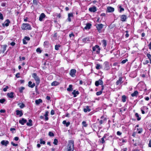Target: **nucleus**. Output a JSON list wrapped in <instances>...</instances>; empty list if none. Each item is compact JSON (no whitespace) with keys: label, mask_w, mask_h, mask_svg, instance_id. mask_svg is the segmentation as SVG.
Listing matches in <instances>:
<instances>
[{"label":"nucleus","mask_w":151,"mask_h":151,"mask_svg":"<svg viewBox=\"0 0 151 151\" xmlns=\"http://www.w3.org/2000/svg\"><path fill=\"white\" fill-rule=\"evenodd\" d=\"M74 148V142L73 140H70L68 144L65 151H73Z\"/></svg>","instance_id":"obj_1"},{"label":"nucleus","mask_w":151,"mask_h":151,"mask_svg":"<svg viewBox=\"0 0 151 151\" xmlns=\"http://www.w3.org/2000/svg\"><path fill=\"white\" fill-rule=\"evenodd\" d=\"M21 28L23 30H31L32 27L28 23H23L22 24Z\"/></svg>","instance_id":"obj_2"},{"label":"nucleus","mask_w":151,"mask_h":151,"mask_svg":"<svg viewBox=\"0 0 151 151\" xmlns=\"http://www.w3.org/2000/svg\"><path fill=\"white\" fill-rule=\"evenodd\" d=\"M32 77L36 81V84L37 85H38L40 83V79L39 77L37 76V74L36 73H34L33 74Z\"/></svg>","instance_id":"obj_3"},{"label":"nucleus","mask_w":151,"mask_h":151,"mask_svg":"<svg viewBox=\"0 0 151 151\" xmlns=\"http://www.w3.org/2000/svg\"><path fill=\"white\" fill-rule=\"evenodd\" d=\"M97 49V50L96 51V52L97 54H99L100 52V48L99 45H96L95 46L93 47L92 50L93 51H94L96 50V49Z\"/></svg>","instance_id":"obj_4"},{"label":"nucleus","mask_w":151,"mask_h":151,"mask_svg":"<svg viewBox=\"0 0 151 151\" xmlns=\"http://www.w3.org/2000/svg\"><path fill=\"white\" fill-rule=\"evenodd\" d=\"M103 27V25L102 24H98L96 26V28L99 32H100L101 30L102 29Z\"/></svg>","instance_id":"obj_5"},{"label":"nucleus","mask_w":151,"mask_h":151,"mask_svg":"<svg viewBox=\"0 0 151 151\" xmlns=\"http://www.w3.org/2000/svg\"><path fill=\"white\" fill-rule=\"evenodd\" d=\"M99 84L101 85H103V82L101 79H99L98 81H96L95 83V85L96 86H98Z\"/></svg>","instance_id":"obj_6"},{"label":"nucleus","mask_w":151,"mask_h":151,"mask_svg":"<svg viewBox=\"0 0 151 151\" xmlns=\"http://www.w3.org/2000/svg\"><path fill=\"white\" fill-rule=\"evenodd\" d=\"M76 70L75 69H72L70 72V74L72 77H74L75 76Z\"/></svg>","instance_id":"obj_7"},{"label":"nucleus","mask_w":151,"mask_h":151,"mask_svg":"<svg viewBox=\"0 0 151 151\" xmlns=\"http://www.w3.org/2000/svg\"><path fill=\"white\" fill-rule=\"evenodd\" d=\"M88 10L90 12H95L97 10L95 6L89 8Z\"/></svg>","instance_id":"obj_8"},{"label":"nucleus","mask_w":151,"mask_h":151,"mask_svg":"<svg viewBox=\"0 0 151 151\" xmlns=\"http://www.w3.org/2000/svg\"><path fill=\"white\" fill-rule=\"evenodd\" d=\"M105 64L104 69L106 70H108L110 68L109 63L107 62H106L104 63Z\"/></svg>","instance_id":"obj_9"},{"label":"nucleus","mask_w":151,"mask_h":151,"mask_svg":"<svg viewBox=\"0 0 151 151\" xmlns=\"http://www.w3.org/2000/svg\"><path fill=\"white\" fill-rule=\"evenodd\" d=\"M27 122V120L23 118H22L21 120L19 121V122L22 125H24Z\"/></svg>","instance_id":"obj_10"},{"label":"nucleus","mask_w":151,"mask_h":151,"mask_svg":"<svg viewBox=\"0 0 151 151\" xmlns=\"http://www.w3.org/2000/svg\"><path fill=\"white\" fill-rule=\"evenodd\" d=\"M46 17L45 14L44 13H42L40 15L39 17V20L40 21H42L43 19L45 18Z\"/></svg>","instance_id":"obj_11"},{"label":"nucleus","mask_w":151,"mask_h":151,"mask_svg":"<svg viewBox=\"0 0 151 151\" xmlns=\"http://www.w3.org/2000/svg\"><path fill=\"white\" fill-rule=\"evenodd\" d=\"M121 20L122 22H125L127 19V17L125 15H123L121 16Z\"/></svg>","instance_id":"obj_12"},{"label":"nucleus","mask_w":151,"mask_h":151,"mask_svg":"<svg viewBox=\"0 0 151 151\" xmlns=\"http://www.w3.org/2000/svg\"><path fill=\"white\" fill-rule=\"evenodd\" d=\"M107 10L109 12H112L114 10V8L111 6H109L107 8Z\"/></svg>","instance_id":"obj_13"},{"label":"nucleus","mask_w":151,"mask_h":151,"mask_svg":"<svg viewBox=\"0 0 151 151\" xmlns=\"http://www.w3.org/2000/svg\"><path fill=\"white\" fill-rule=\"evenodd\" d=\"M10 23L9 20L8 19H7L4 22V23L2 24V25L3 26H6L7 27L9 25V24Z\"/></svg>","instance_id":"obj_14"},{"label":"nucleus","mask_w":151,"mask_h":151,"mask_svg":"<svg viewBox=\"0 0 151 151\" xmlns=\"http://www.w3.org/2000/svg\"><path fill=\"white\" fill-rule=\"evenodd\" d=\"M108 136V135L106 134H105L104 135L103 137L101 139V140L100 141V142L102 144L104 143L105 142L104 139H106V137Z\"/></svg>","instance_id":"obj_15"},{"label":"nucleus","mask_w":151,"mask_h":151,"mask_svg":"<svg viewBox=\"0 0 151 151\" xmlns=\"http://www.w3.org/2000/svg\"><path fill=\"white\" fill-rule=\"evenodd\" d=\"M16 114L17 115H19V116H21L23 114L22 111L17 110L16 111Z\"/></svg>","instance_id":"obj_16"},{"label":"nucleus","mask_w":151,"mask_h":151,"mask_svg":"<svg viewBox=\"0 0 151 151\" xmlns=\"http://www.w3.org/2000/svg\"><path fill=\"white\" fill-rule=\"evenodd\" d=\"M91 24L88 23L86 24V26L84 27V29H89L91 28Z\"/></svg>","instance_id":"obj_17"},{"label":"nucleus","mask_w":151,"mask_h":151,"mask_svg":"<svg viewBox=\"0 0 151 151\" xmlns=\"http://www.w3.org/2000/svg\"><path fill=\"white\" fill-rule=\"evenodd\" d=\"M14 92H12L10 93H8L7 94V96L9 97L13 98L14 97Z\"/></svg>","instance_id":"obj_18"},{"label":"nucleus","mask_w":151,"mask_h":151,"mask_svg":"<svg viewBox=\"0 0 151 151\" xmlns=\"http://www.w3.org/2000/svg\"><path fill=\"white\" fill-rule=\"evenodd\" d=\"M138 95V92L137 91H135L134 92L131 94V96L132 97L136 96Z\"/></svg>","instance_id":"obj_19"},{"label":"nucleus","mask_w":151,"mask_h":151,"mask_svg":"<svg viewBox=\"0 0 151 151\" xmlns=\"http://www.w3.org/2000/svg\"><path fill=\"white\" fill-rule=\"evenodd\" d=\"M79 93V92L78 91H76V90H74L73 92H72V94L74 95V97L76 96V94L78 95Z\"/></svg>","instance_id":"obj_20"},{"label":"nucleus","mask_w":151,"mask_h":151,"mask_svg":"<svg viewBox=\"0 0 151 151\" xmlns=\"http://www.w3.org/2000/svg\"><path fill=\"white\" fill-rule=\"evenodd\" d=\"M9 142L7 140L6 141H5V140H3L1 142V144L2 145H5L6 146H7V145L9 144Z\"/></svg>","instance_id":"obj_21"},{"label":"nucleus","mask_w":151,"mask_h":151,"mask_svg":"<svg viewBox=\"0 0 151 151\" xmlns=\"http://www.w3.org/2000/svg\"><path fill=\"white\" fill-rule=\"evenodd\" d=\"M122 77H119V80L117 81L116 83V85H118L122 83Z\"/></svg>","instance_id":"obj_22"},{"label":"nucleus","mask_w":151,"mask_h":151,"mask_svg":"<svg viewBox=\"0 0 151 151\" xmlns=\"http://www.w3.org/2000/svg\"><path fill=\"white\" fill-rule=\"evenodd\" d=\"M35 102L36 104L37 105H39L40 104V103L42 102V100L41 99H39L38 100H35Z\"/></svg>","instance_id":"obj_23"},{"label":"nucleus","mask_w":151,"mask_h":151,"mask_svg":"<svg viewBox=\"0 0 151 151\" xmlns=\"http://www.w3.org/2000/svg\"><path fill=\"white\" fill-rule=\"evenodd\" d=\"M59 83L57 81H54L51 83L52 86H57L59 84Z\"/></svg>","instance_id":"obj_24"},{"label":"nucleus","mask_w":151,"mask_h":151,"mask_svg":"<svg viewBox=\"0 0 151 151\" xmlns=\"http://www.w3.org/2000/svg\"><path fill=\"white\" fill-rule=\"evenodd\" d=\"M63 124H66V126L68 127L70 125V122H67L65 120H64L63 122Z\"/></svg>","instance_id":"obj_25"},{"label":"nucleus","mask_w":151,"mask_h":151,"mask_svg":"<svg viewBox=\"0 0 151 151\" xmlns=\"http://www.w3.org/2000/svg\"><path fill=\"white\" fill-rule=\"evenodd\" d=\"M32 121L31 119H29V122L27 123V125L29 126H32Z\"/></svg>","instance_id":"obj_26"},{"label":"nucleus","mask_w":151,"mask_h":151,"mask_svg":"<svg viewBox=\"0 0 151 151\" xmlns=\"http://www.w3.org/2000/svg\"><path fill=\"white\" fill-rule=\"evenodd\" d=\"M83 110L85 112H86L87 111L89 112L91 111V109H89V107L88 106H86V108L84 109Z\"/></svg>","instance_id":"obj_27"},{"label":"nucleus","mask_w":151,"mask_h":151,"mask_svg":"<svg viewBox=\"0 0 151 151\" xmlns=\"http://www.w3.org/2000/svg\"><path fill=\"white\" fill-rule=\"evenodd\" d=\"M101 42L102 43L103 47H105L106 46V41L105 40H103L101 41Z\"/></svg>","instance_id":"obj_28"},{"label":"nucleus","mask_w":151,"mask_h":151,"mask_svg":"<svg viewBox=\"0 0 151 151\" xmlns=\"http://www.w3.org/2000/svg\"><path fill=\"white\" fill-rule=\"evenodd\" d=\"M72 85H70L69 86L68 88L67 89V90L68 91H71L73 90Z\"/></svg>","instance_id":"obj_29"},{"label":"nucleus","mask_w":151,"mask_h":151,"mask_svg":"<svg viewBox=\"0 0 151 151\" xmlns=\"http://www.w3.org/2000/svg\"><path fill=\"white\" fill-rule=\"evenodd\" d=\"M18 105L19 106V107L21 109L23 108L25 106L24 104L23 103H19L18 104Z\"/></svg>","instance_id":"obj_30"},{"label":"nucleus","mask_w":151,"mask_h":151,"mask_svg":"<svg viewBox=\"0 0 151 151\" xmlns=\"http://www.w3.org/2000/svg\"><path fill=\"white\" fill-rule=\"evenodd\" d=\"M145 109H147L148 108H147V107L145 106H143L142 108H141V111H142V113L143 114L145 113V112L144 110H145Z\"/></svg>","instance_id":"obj_31"},{"label":"nucleus","mask_w":151,"mask_h":151,"mask_svg":"<svg viewBox=\"0 0 151 151\" xmlns=\"http://www.w3.org/2000/svg\"><path fill=\"white\" fill-rule=\"evenodd\" d=\"M96 68L97 70H99L102 68V66L100 64H97L96 65Z\"/></svg>","instance_id":"obj_32"},{"label":"nucleus","mask_w":151,"mask_h":151,"mask_svg":"<svg viewBox=\"0 0 151 151\" xmlns=\"http://www.w3.org/2000/svg\"><path fill=\"white\" fill-rule=\"evenodd\" d=\"M126 97L125 95H123L122 96V100L123 102H124L126 101Z\"/></svg>","instance_id":"obj_33"},{"label":"nucleus","mask_w":151,"mask_h":151,"mask_svg":"<svg viewBox=\"0 0 151 151\" xmlns=\"http://www.w3.org/2000/svg\"><path fill=\"white\" fill-rule=\"evenodd\" d=\"M135 116L136 117H137V120L139 121L141 119V117H139L138 114L137 113H136L135 114Z\"/></svg>","instance_id":"obj_34"},{"label":"nucleus","mask_w":151,"mask_h":151,"mask_svg":"<svg viewBox=\"0 0 151 151\" xmlns=\"http://www.w3.org/2000/svg\"><path fill=\"white\" fill-rule=\"evenodd\" d=\"M147 56L150 60V63H151V55L149 54H147Z\"/></svg>","instance_id":"obj_35"},{"label":"nucleus","mask_w":151,"mask_h":151,"mask_svg":"<svg viewBox=\"0 0 151 151\" xmlns=\"http://www.w3.org/2000/svg\"><path fill=\"white\" fill-rule=\"evenodd\" d=\"M7 45H5L3 46V52L4 53L6 49Z\"/></svg>","instance_id":"obj_36"},{"label":"nucleus","mask_w":151,"mask_h":151,"mask_svg":"<svg viewBox=\"0 0 151 151\" xmlns=\"http://www.w3.org/2000/svg\"><path fill=\"white\" fill-rule=\"evenodd\" d=\"M89 39L88 38H85L83 39V42L86 43L87 41H89Z\"/></svg>","instance_id":"obj_37"},{"label":"nucleus","mask_w":151,"mask_h":151,"mask_svg":"<svg viewBox=\"0 0 151 151\" xmlns=\"http://www.w3.org/2000/svg\"><path fill=\"white\" fill-rule=\"evenodd\" d=\"M58 141L57 139H54L53 144L55 145H57Z\"/></svg>","instance_id":"obj_38"},{"label":"nucleus","mask_w":151,"mask_h":151,"mask_svg":"<svg viewBox=\"0 0 151 151\" xmlns=\"http://www.w3.org/2000/svg\"><path fill=\"white\" fill-rule=\"evenodd\" d=\"M24 89V88L23 87H22L20 88L19 90V91L20 93H22Z\"/></svg>","instance_id":"obj_39"},{"label":"nucleus","mask_w":151,"mask_h":151,"mask_svg":"<svg viewBox=\"0 0 151 151\" xmlns=\"http://www.w3.org/2000/svg\"><path fill=\"white\" fill-rule=\"evenodd\" d=\"M102 93V91H98L96 93V95L97 96H99Z\"/></svg>","instance_id":"obj_40"},{"label":"nucleus","mask_w":151,"mask_h":151,"mask_svg":"<svg viewBox=\"0 0 151 151\" xmlns=\"http://www.w3.org/2000/svg\"><path fill=\"white\" fill-rule=\"evenodd\" d=\"M40 144H45V141L43 140L42 139H41L40 140Z\"/></svg>","instance_id":"obj_41"},{"label":"nucleus","mask_w":151,"mask_h":151,"mask_svg":"<svg viewBox=\"0 0 151 151\" xmlns=\"http://www.w3.org/2000/svg\"><path fill=\"white\" fill-rule=\"evenodd\" d=\"M82 124L85 127H86L87 126V124H86V122L85 121H83L82 122Z\"/></svg>","instance_id":"obj_42"},{"label":"nucleus","mask_w":151,"mask_h":151,"mask_svg":"<svg viewBox=\"0 0 151 151\" xmlns=\"http://www.w3.org/2000/svg\"><path fill=\"white\" fill-rule=\"evenodd\" d=\"M60 47V46L59 45H56L55 46V49L56 50H59V48Z\"/></svg>","instance_id":"obj_43"},{"label":"nucleus","mask_w":151,"mask_h":151,"mask_svg":"<svg viewBox=\"0 0 151 151\" xmlns=\"http://www.w3.org/2000/svg\"><path fill=\"white\" fill-rule=\"evenodd\" d=\"M49 135L50 137H53L54 135L53 133L51 132H49Z\"/></svg>","instance_id":"obj_44"},{"label":"nucleus","mask_w":151,"mask_h":151,"mask_svg":"<svg viewBox=\"0 0 151 151\" xmlns=\"http://www.w3.org/2000/svg\"><path fill=\"white\" fill-rule=\"evenodd\" d=\"M5 101L6 100L4 99H0V102L1 104H3Z\"/></svg>","instance_id":"obj_45"},{"label":"nucleus","mask_w":151,"mask_h":151,"mask_svg":"<svg viewBox=\"0 0 151 151\" xmlns=\"http://www.w3.org/2000/svg\"><path fill=\"white\" fill-rule=\"evenodd\" d=\"M36 51L37 52L40 53L42 52V50H41L40 48H38L36 49Z\"/></svg>","instance_id":"obj_46"},{"label":"nucleus","mask_w":151,"mask_h":151,"mask_svg":"<svg viewBox=\"0 0 151 151\" xmlns=\"http://www.w3.org/2000/svg\"><path fill=\"white\" fill-rule=\"evenodd\" d=\"M33 4L34 5H37V0H33Z\"/></svg>","instance_id":"obj_47"},{"label":"nucleus","mask_w":151,"mask_h":151,"mask_svg":"<svg viewBox=\"0 0 151 151\" xmlns=\"http://www.w3.org/2000/svg\"><path fill=\"white\" fill-rule=\"evenodd\" d=\"M25 40L27 41H29L30 40V38L29 37L26 36L24 37V38Z\"/></svg>","instance_id":"obj_48"},{"label":"nucleus","mask_w":151,"mask_h":151,"mask_svg":"<svg viewBox=\"0 0 151 151\" xmlns=\"http://www.w3.org/2000/svg\"><path fill=\"white\" fill-rule=\"evenodd\" d=\"M6 3L5 2L2 3L1 4V6L3 7H4L6 6Z\"/></svg>","instance_id":"obj_49"},{"label":"nucleus","mask_w":151,"mask_h":151,"mask_svg":"<svg viewBox=\"0 0 151 151\" xmlns=\"http://www.w3.org/2000/svg\"><path fill=\"white\" fill-rule=\"evenodd\" d=\"M11 144L13 146H18L17 144H15L13 142H11Z\"/></svg>","instance_id":"obj_50"},{"label":"nucleus","mask_w":151,"mask_h":151,"mask_svg":"<svg viewBox=\"0 0 151 151\" xmlns=\"http://www.w3.org/2000/svg\"><path fill=\"white\" fill-rule=\"evenodd\" d=\"M0 19L1 20L3 19V15L1 13H0Z\"/></svg>","instance_id":"obj_51"},{"label":"nucleus","mask_w":151,"mask_h":151,"mask_svg":"<svg viewBox=\"0 0 151 151\" xmlns=\"http://www.w3.org/2000/svg\"><path fill=\"white\" fill-rule=\"evenodd\" d=\"M119 8H120V10H119V12H122V11H124V9L123 8H122L121 6H120Z\"/></svg>","instance_id":"obj_52"},{"label":"nucleus","mask_w":151,"mask_h":151,"mask_svg":"<svg viewBox=\"0 0 151 151\" xmlns=\"http://www.w3.org/2000/svg\"><path fill=\"white\" fill-rule=\"evenodd\" d=\"M73 16V14L72 13H69L68 14V17H72Z\"/></svg>","instance_id":"obj_53"},{"label":"nucleus","mask_w":151,"mask_h":151,"mask_svg":"<svg viewBox=\"0 0 151 151\" xmlns=\"http://www.w3.org/2000/svg\"><path fill=\"white\" fill-rule=\"evenodd\" d=\"M127 61V59L124 60L122 61L121 63L123 64H124Z\"/></svg>","instance_id":"obj_54"},{"label":"nucleus","mask_w":151,"mask_h":151,"mask_svg":"<svg viewBox=\"0 0 151 151\" xmlns=\"http://www.w3.org/2000/svg\"><path fill=\"white\" fill-rule=\"evenodd\" d=\"M8 86H6V87L5 88H4V89H3V91H7V89L8 88Z\"/></svg>","instance_id":"obj_55"},{"label":"nucleus","mask_w":151,"mask_h":151,"mask_svg":"<svg viewBox=\"0 0 151 151\" xmlns=\"http://www.w3.org/2000/svg\"><path fill=\"white\" fill-rule=\"evenodd\" d=\"M125 32L127 33L125 35V37H127L129 36V35L128 34V31H126Z\"/></svg>","instance_id":"obj_56"},{"label":"nucleus","mask_w":151,"mask_h":151,"mask_svg":"<svg viewBox=\"0 0 151 151\" xmlns=\"http://www.w3.org/2000/svg\"><path fill=\"white\" fill-rule=\"evenodd\" d=\"M50 114L52 115H54L55 114V112L54 110H52L51 111Z\"/></svg>","instance_id":"obj_57"},{"label":"nucleus","mask_w":151,"mask_h":151,"mask_svg":"<svg viewBox=\"0 0 151 151\" xmlns=\"http://www.w3.org/2000/svg\"><path fill=\"white\" fill-rule=\"evenodd\" d=\"M6 111L4 109H1L0 111V112L1 113H4Z\"/></svg>","instance_id":"obj_58"},{"label":"nucleus","mask_w":151,"mask_h":151,"mask_svg":"<svg viewBox=\"0 0 151 151\" xmlns=\"http://www.w3.org/2000/svg\"><path fill=\"white\" fill-rule=\"evenodd\" d=\"M23 43L24 44H26L27 43V42H26V40L24 39H23Z\"/></svg>","instance_id":"obj_59"},{"label":"nucleus","mask_w":151,"mask_h":151,"mask_svg":"<svg viewBox=\"0 0 151 151\" xmlns=\"http://www.w3.org/2000/svg\"><path fill=\"white\" fill-rule=\"evenodd\" d=\"M116 134L118 135H120L122 134V133L118 131L117 132Z\"/></svg>","instance_id":"obj_60"},{"label":"nucleus","mask_w":151,"mask_h":151,"mask_svg":"<svg viewBox=\"0 0 151 151\" xmlns=\"http://www.w3.org/2000/svg\"><path fill=\"white\" fill-rule=\"evenodd\" d=\"M49 112L48 111H46L44 115L45 116H48Z\"/></svg>","instance_id":"obj_61"},{"label":"nucleus","mask_w":151,"mask_h":151,"mask_svg":"<svg viewBox=\"0 0 151 151\" xmlns=\"http://www.w3.org/2000/svg\"><path fill=\"white\" fill-rule=\"evenodd\" d=\"M35 86V84L33 83L32 85L30 86V87L31 88H33Z\"/></svg>","instance_id":"obj_62"},{"label":"nucleus","mask_w":151,"mask_h":151,"mask_svg":"<svg viewBox=\"0 0 151 151\" xmlns=\"http://www.w3.org/2000/svg\"><path fill=\"white\" fill-rule=\"evenodd\" d=\"M148 47L151 50V42L148 45Z\"/></svg>","instance_id":"obj_63"},{"label":"nucleus","mask_w":151,"mask_h":151,"mask_svg":"<svg viewBox=\"0 0 151 151\" xmlns=\"http://www.w3.org/2000/svg\"><path fill=\"white\" fill-rule=\"evenodd\" d=\"M148 145L149 147H151V139L149 141V143Z\"/></svg>","instance_id":"obj_64"}]
</instances>
